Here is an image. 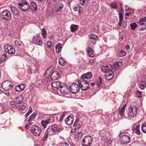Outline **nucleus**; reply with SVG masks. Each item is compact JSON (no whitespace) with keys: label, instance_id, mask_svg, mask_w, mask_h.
Instances as JSON below:
<instances>
[{"label":"nucleus","instance_id":"obj_2","mask_svg":"<svg viewBox=\"0 0 146 146\" xmlns=\"http://www.w3.org/2000/svg\"><path fill=\"white\" fill-rule=\"evenodd\" d=\"M118 136L120 141L124 145L129 143L130 141V137L123 133L120 132Z\"/></svg>","mask_w":146,"mask_h":146},{"label":"nucleus","instance_id":"obj_27","mask_svg":"<svg viewBox=\"0 0 146 146\" xmlns=\"http://www.w3.org/2000/svg\"><path fill=\"white\" fill-rule=\"evenodd\" d=\"M81 8L80 5L78 4H76L74 7V11H78L79 13L80 14L82 11L80 9Z\"/></svg>","mask_w":146,"mask_h":146},{"label":"nucleus","instance_id":"obj_4","mask_svg":"<svg viewBox=\"0 0 146 146\" xmlns=\"http://www.w3.org/2000/svg\"><path fill=\"white\" fill-rule=\"evenodd\" d=\"M137 110V108L135 106H131L129 109L127 111V115L128 117L133 118L136 116Z\"/></svg>","mask_w":146,"mask_h":146},{"label":"nucleus","instance_id":"obj_35","mask_svg":"<svg viewBox=\"0 0 146 146\" xmlns=\"http://www.w3.org/2000/svg\"><path fill=\"white\" fill-rule=\"evenodd\" d=\"M78 26L77 25H72L71 26V30L73 32L76 30L78 28Z\"/></svg>","mask_w":146,"mask_h":146},{"label":"nucleus","instance_id":"obj_58","mask_svg":"<svg viewBox=\"0 0 146 146\" xmlns=\"http://www.w3.org/2000/svg\"><path fill=\"white\" fill-rule=\"evenodd\" d=\"M64 116L65 114L64 113L61 115L59 120L60 122H61L62 121Z\"/></svg>","mask_w":146,"mask_h":146},{"label":"nucleus","instance_id":"obj_17","mask_svg":"<svg viewBox=\"0 0 146 146\" xmlns=\"http://www.w3.org/2000/svg\"><path fill=\"white\" fill-rule=\"evenodd\" d=\"M92 74L91 72H89L87 73L83 74L81 76L80 79H89L91 78L92 76Z\"/></svg>","mask_w":146,"mask_h":146},{"label":"nucleus","instance_id":"obj_25","mask_svg":"<svg viewBox=\"0 0 146 146\" xmlns=\"http://www.w3.org/2000/svg\"><path fill=\"white\" fill-rule=\"evenodd\" d=\"M87 52L89 56L92 57L94 56L95 54L93 50L91 47H88L87 49Z\"/></svg>","mask_w":146,"mask_h":146},{"label":"nucleus","instance_id":"obj_59","mask_svg":"<svg viewBox=\"0 0 146 146\" xmlns=\"http://www.w3.org/2000/svg\"><path fill=\"white\" fill-rule=\"evenodd\" d=\"M136 94L137 95L138 97H141V91H138L136 92Z\"/></svg>","mask_w":146,"mask_h":146},{"label":"nucleus","instance_id":"obj_62","mask_svg":"<svg viewBox=\"0 0 146 146\" xmlns=\"http://www.w3.org/2000/svg\"><path fill=\"white\" fill-rule=\"evenodd\" d=\"M5 93L7 96H9L10 95V94L8 91H7Z\"/></svg>","mask_w":146,"mask_h":146},{"label":"nucleus","instance_id":"obj_30","mask_svg":"<svg viewBox=\"0 0 146 146\" xmlns=\"http://www.w3.org/2000/svg\"><path fill=\"white\" fill-rule=\"evenodd\" d=\"M140 125H139L137 126L134 129V131L135 133L138 135H139L141 133V132L140 130Z\"/></svg>","mask_w":146,"mask_h":146},{"label":"nucleus","instance_id":"obj_42","mask_svg":"<svg viewBox=\"0 0 146 146\" xmlns=\"http://www.w3.org/2000/svg\"><path fill=\"white\" fill-rule=\"evenodd\" d=\"M90 39H94L95 40H97L98 38V36L93 33H91L89 36Z\"/></svg>","mask_w":146,"mask_h":146},{"label":"nucleus","instance_id":"obj_55","mask_svg":"<svg viewBox=\"0 0 146 146\" xmlns=\"http://www.w3.org/2000/svg\"><path fill=\"white\" fill-rule=\"evenodd\" d=\"M52 117L51 116H49V118L46 120V125L47 124L50 123L51 122Z\"/></svg>","mask_w":146,"mask_h":146},{"label":"nucleus","instance_id":"obj_13","mask_svg":"<svg viewBox=\"0 0 146 146\" xmlns=\"http://www.w3.org/2000/svg\"><path fill=\"white\" fill-rule=\"evenodd\" d=\"M32 42L33 44L36 45H40L43 43L42 39L38 36H34L32 39Z\"/></svg>","mask_w":146,"mask_h":146},{"label":"nucleus","instance_id":"obj_12","mask_svg":"<svg viewBox=\"0 0 146 146\" xmlns=\"http://www.w3.org/2000/svg\"><path fill=\"white\" fill-rule=\"evenodd\" d=\"M80 88V86L77 84L74 83L70 87V92L73 94H76L79 91Z\"/></svg>","mask_w":146,"mask_h":146},{"label":"nucleus","instance_id":"obj_18","mask_svg":"<svg viewBox=\"0 0 146 146\" xmlns=\"http://www.w3.org/2000/svg\"><path fill=\"white\" fill-rule=\"evenodd\" d=\"M23 95L22 94L19 96L14 99L15 102L17 103H20L23 101Z\"/></svg>","mask_w":146,"mask_h":146},{"label":"nucleus","instance_id":"obj_10","mask_svg":"<svg viewBox=\"0 0 146 146\" xmlns=\"http://www.w3.org/2000/svg\"><path fill=\"white\" fill-rule=\"evenodd\" d=\"M32 133L35 135L39 136L41 133L40 128L35 125H33L30 129Z\"/></svg>","mask_w":146,"mask_h":146},{"label":"nucleus","instance_id":"obj_34","mask_svg":"<svg viewBox=\"0 0 146 146\" xmlns=\"http://www.w3.org/2000/svg\"><path fill=\"white\" fill-rule=\"evenodd\" d=\"M7 56L6 53L2 55L0 60V63H3L7 59Z\"/></svg>","mask_w":146,"mask_h":146},{"label":"nucleus","instance_id":"obj_23","mask_svg":"<svg viewBox=\"0 0 146 146\" xmlns=\"http://www.w3.org/2000/svg\"><path fill=\"white\" fill-rule=\"evenodd\" d=\"M29 9L33 11H35L37 9V5L36 3L34 2H31Z\"/></svg>","mask_w":146,"mask_h":146},{"label":"nucleus","instance_id":"obj_38","mask_svg":"<svg viewBox=\"0 0 146 146\" xmlns=\"http://www.w3.org/2000/svg\"><path fill=\"white\" fill-rule=\"evenodd\" d=\"M146 83L145 81H141L140 83V88L142 90L145 89V87Z\"/></svg>","mask_w":146,"mask_h":146},{"label":"nucleus","instance_id":"obj_26","mask_svg":"<svg viewBox=\"0 0 146 146\" xmlns=\"http://www.w3.org/2000/svg\"><path fill=\"white\" fill-rule=\"evenodd\" d=\"M65 121L66 123L69 125L72 124L73 121V119L70 116H68L65 119Z\"/></svg>","mask_w":146,"mask_h":146},{"label":"nucleus","instance_id":"obj_40","mask_svg":"<svg viewBox=\"0 0 146 146\" xmlns=\"http://www.w3.org/2000/svg\"><path fill=\"white\" fill-rule=\"evenodd\" d=\"M146 22V17L141 18L139 20L138 23H144Z\"/></svg>","mask_w":146,"mask_h":146},{"label":"nucleus","instance_id":"obj_49","mask_svg":"<svg viewBox=\"0 0 146 146\" xmlns=\"http://www.w3.org/2000/svg\"><path fill=\"white\" fill-rule=\"evenodd\" d=\"M36 116V115L35 113H34L30 117V119H30V121H32L35 118Z\"/></svg>","mask_w":146,"mask_h":146},{"label":"nucleus","instance_id":"obj_47","mask_svg":"<svg viewBox=\"0 0 146 146\" xmlns=\"http://www.w3.org/2000/svg\"><path fill=\"white\" fill-rule=\"evenodd\" d=\"M87 0H79V3L80 4L83 6H86V1Z\"/></svg>","mask_w":146,"mask_h":146},{"label":"nucleus","instance_id":"obj_1","mask_svg":"<svg viewBox=\"0 0 146 146\" xmlns=\"http://www.w3.org/2000/svg\"><path fill=\"white\" fill-rule=\"evenodd\" d=\"M52 68H50L46 70V77L50 76V78L52 80H56L59 78V74L57 71L52 72Z\"/></svg>","mask_w":146,"mask_h":146},{"label":"nucleus","instance_id":"obj_11","mask_svg":"<svg viewBox=\"0 0 146 146\" xmlns=\"http://www.w3.org/2000/svg\"><path fill=\"white\" fill-rule=\"evenodd\" d=\"M59 90L61 93L63 95L68 94L70 92L69 89H68L67 85L66 84L63 83L60 86Z\"/></svg>","mask_w":146,"mask_h":146},{"label":"nucleus","instance_id":"obj_29","mask_svg":"<svg viewBox=\"0 0 146 146\" xmlns=\"http://www.w3.org/2000/svg\"><path fill=\"white\" fill-rule=\"evenodd\" d=\"M47 47L48 48L49 51H50L54 47V46L53 45L51 41L48 40L47 41Z\"/></svg>","mask_w":146,"mask_h":146},{"label":"nucleus","instance_id":"obj_57","mask_svg":"<svg viewBox=\"0 0 146 146\" xmlns=\"http://www.w3.org/2000/svg\"><path fill=\"white\" fill-rule=\"evenodd\" d=\"M41 125L43 126L44 128H46V121L42 120L41 121Z\"/></svg>","mask_w":146,"mask_h":146},{"label":"nucleus","instance_id":"obj_5","mask_svg":"<svg viewBox=\"0 0 146 146\" xmlns=\"http://www.w3.org/2000/svg\"><path fill=\"white\" fill-rule=\"evenodd\" d=\"M78 85L80 88L83 90H86L89 87V84L85 80L80 79L78 81Z\"/></svg>","mask_w":146,"mask_h":146},{"label":"nucleus","instance_id":"obj_45","mask_svg":"<svg viewBox=\"0 0 146 146\" xmlns=\"http://www.w3.org/2000/svg\"><path fill=\"white\" fill-rule=\"evenodd\" d=\"M83 136V134L82 133L80 132H78L76 135V137L78 140L81 139Z\"/></svg>","mask_w":146,"mask_h":146},{"label":"nucleus","instance_id":"obj_39","mask_svg":"<svg viewBox=\"0 0 146 146\" xmlns=\"http://www.w3.org/2000/svg\"><path fill=\"white\" fill-rule=\"evenodd\" d=\"M139 24V25L141 28V31H143L146 28V23Z\"/></svg>","mask_w":146,"mask_h":146},{"label":"nucleus","instance_id":"obj_56","mask_svg":"<svg viewBox=\"0 0 146 146\" xmlns=\"http://www.w3.org/2000/svg\"><path fill=\"white\" fill-rule=\"evenodd\" d=\"M122 26L123 29H125L127 26V23L126 21H124L122 23Z\"/></svg>","mask_w":146,"mask_h":146},{"label":"nucleus","instance_id":"obj_51","mask_svg":"<svg viewBox=\"0 0 146 146\" xmlns=\"http://www.w3.org/2000/svg\"><path fill=\"white\" fill-rule=\"evenodd\" d=\"M78 121V120H76L75 121V122L73 124V125L74 126H76V127L75 128H79V127H80V125L79 123H78V124L77 123V122Z\"/></svg>","mask_w":146,"mask_h":146},{"label":"nucleus","instance_id":"obj_28","mask_svg":"<svg viewBox=\"0 0 146 146\" xmlns=\"http://www.w3.org/2000/svg\"><path fill=\"white\" fill-rule=\"evenodd\" d=\"M127 12H126L125 13V19H127L128 18H127L126 16L129 17L130 15L133 14L134 13L133 11L131 9L129 8L127 10Z\"/></svg>","mask_w":146,"mask_h":146},{"label":"nucleus","instance_id":"obj_31","mask_svg":"<svg viewBox=\"0 0 146 146\" xmlns=\"http://www.w3.org/2000/svg\"><path fill=\"white\" fill-rule=\"evenodd\" d=\"M58 62L62 66H64L66 64V61L62 58L60 57L59 58Z\"/></svg>","mask_w":146,"mask_h":146},{"label":"nucleus","instance_id":"obj_36","mask_svg":"<svg viewBox=\"0 0 146 146\" xmlns=\"http://www.w3.org/2000/svg\"><path fill=\"white\" fill-rule=\"evenodd\" d=\"M125 110L124 108L119 109L118 110V113L121 116H124L125 115L124 112Z\"/></svg>","mask_w":146,"mask_h":146},{"label":"nucleus","instance_id":"obj_8","mask_svg":"<svg viewBox=\"0 0 146 146\" xmlns=\"http://www.w3.org/2000/svg\"><path fill=\"white\" fill-rule=\"evenodd\" d=\"M4 48L6 54L8 53L9 54H13L15 53V50L12 46L10 45L7 44L4 45Z\"/></svg>","mask_w":146,"mask_h":146},{"label":"nucleus","instance_id":"obj_41","mask_svg":"<svg viewBox=\"0 0 146 146\" xmlns=\"http://www.w3.org/2000/svg\"><path fill=\"white\" fill-rule=\"evenodd\" d=\"M130 26L131 29L134 30L137 27V25L135 23H133L130 24Z\"/></svg>","mask_w":146,"mask_h":146},{"label":"nucleus","instance_id":"obj_33","mask_svg":"<svg viewBox=\"0 0 146 146\" xmlns=\"http://www.w3.org/2000/svg\"><path fill=\"white\" fill-rule=\"evenodd\" d=\"M16 108L19 110L23 111L26 108V106L24 104H19L17 106Z\"/></svg>","mask_w":146,"mask_h":146},{"label":"nucleus","instance_id":"obj_6","mask_svg":"<svg viewBox=\"0 0 146 146\" xmlns=\"http://www.w3.org/2000/svg\"><path fill=\"white\" fill-rule=\"evenodd\" d=\"M93 139L90 136H86L82 139L81 145L83 146H90L92 143Z\"/></svg>","mask_w":146,"mask_h":146},{"label":"nucleus","instance_id":"obj_50","mask_svg":"<svg viewBox=\"0 0 146 146\" xmlns=\"http://www.w3.org/2000/svg\"><path fill=\"white\" fill-rule=\"evenodd\" d=\"M41 34L44 38H46V31L44 28H43L42 30Z\"/></svg>","mask_w":146,"mask_h":146},{"label":"nucleus","instance_id":"obj_7","mask_svg":"<svg viewBox=\"0 0 146 146\" xmlns=\"http://www.w3.org/2000/svg\"><path fill=\"white\" fill-rule=\"evenodd\" d=\"M1 86L3 89L5 91H9L13 87L12 83L8 80L4 81Z\"/></svg>","mask_w":146,"mask_h":146},{"label":"nucleus","instance_id":"obj_14","mask_svg":"<svg viewBox=\"0 0 146 146\" xmlns=\"http://www.w3.org/2000/svg\"><path fill=\"white\" fill-rule=\"evenodd\" d=\"M51 86L53 88V89L54 90H56L60 89V87L61 84L60 82L58 81H55L51 83Z\"/></svg>","mask_w":146,"mask_h":146},{"label":"nucleus","instance_id":"obj_19","mask_svg":"<svg viewBox=\"0 0 146 146\" xmlns=\"http://www.w3.org/2000/svg\"><path fill=\"white\" fill-rule=\"evenodd\" d=\"M114 76V73L112 71L107 73L105 76V78L108 80H109L112 79Z\"/></svg>","mask_w":146,"mask_h":146},{"label":"nucleus","instance_id":"obj_60","mask_svg":"<svg viewBox=\"0 0 146 146\" xmlns=\"http://www.w3.org/2000/svg\"><path fill=\"white\" fill-rule=\"evenodd\" d=\"M49 129L48 128L46 130V131H47V133H46V139L47 138V136L48 135H50L51 134L50 133V131L49 130Z\"/></svg>","mask_w":146,"mask_h":146},{"label":"nucleus","instance_id":"obj_24","mask_svg":"<svg viewBox=\"0 0 146 146\" xmlns=\"http://www.w3.org/2000/svg\"><path fill=\"white\" fill-rule=\"evenodd\" d=\"M62 44L60 43H57L55 46L56 51L57 53H60L61 50L62 48Z\"/></svg>","mask_w":146,"mask_h":146},{"label":"nucleus","instance_id":"obj_22","mask_svg":"<svg viewBox=\"0 0 146 146\" xmlns=\"http://www.w3.org/2000/svg\"><path fill=\"white\" fill-rule=\"evenodd\" d=\"M25 88V84H21L16 86L15 89L17 92H20L24 90Z\"/></svg>","mask_w":146,"mask_h":146},{"label":"nucleus","instance_id":"obj_52","mask_svg":"<svg viewBox=\"0 0 146 146\" xmlns=\"http://www.w3.org/2000/svg\"><path fill=\"white\" fill-rule=\"evenodd\" d=\"M28 123H26V124H27V125H25V127L27 129H28L29 128L28 127L32 125V123H33V122L32 121H30V119H29L28 120Z\"/></svg>","mask_w":146,"mask_h":146},{"label":"nucleus","instance_id":"obj_20","mask_svg":"<svg viewBox=\"0 0 146 146\" xmlns=\"http://www.w3.org/2000/svg\"><path fill=\"white\" fill-rule=\"evenodd\" d=\"M64 5L62 3H60L56 5L55 7V9L57 12H60L62 9Z\"/></svg>","mask_w":146,"mask_h":146},{"label":"nucleus","instance_id":"obj_16","mask_svg":"<svg viewBox=\"0 0 146 146\" xmlns=\"http://www.w3.org/2000/svg\"><path fill=\"white\" fill-rule=\"evenodd\" d=\"M122 65V62L120 61H118L115 62L112 65V70H118L119 67Z\"/></svg>","mask_w":146,"mask_h":146},{"label":"nucleus","instance_id":"obj_3","mask_svg":"<svg viewBox=\"0 0 146 146\" xmlns=\"http://www.w3.org/2000/svg\"><path fill=\"white\" fill-rule=\"evenodd\" d=\"M19 8L22 11H25L30 8V5L26 0H22L21 3L18 4Z\"/></svg>","mask_w":146,"mask_h":146},{"label":"nucleus","instance_id":"obj_46","mask_svg":"<svg viewBox=\"0 0 146 146\" xmlns=\"http://www.w3.org/2000/svg\"><path fill=\"white\" fill-rule=\"evenodd\" d=\"M14 43L17 46H20L22 45L21 42L20 41L15 40L14 41Z\"/></svg>","mask_w":146,"mask_h":146},{"label":"nucleus","instance_id":"obj_15","mask_svg":"<svg viewBox=\"0 0 146 146\" xmlns=\"http://www.w3.org/2000/svg\"><path fill=\"white\" fill-rule=\"evenodd\" d=\"M112 65L111 64H109L108 65L103 66L101 68V70L104 72L107 73L111 71L112 69Z\"/></svg>","mask_w":146,"mask_h":146},{"label":"nucleus","instance_id":"obj_61","mask_svg":"<svg viewBox=\"0 0 146 146\" xmlns=\"http://www.w3.org/2000/svg\"><path fill=\"white\" fill-rule=\"evenodd\" d=\"M61 146H69L68 143H61Z\"/></svg>","mask_w":146,"mask_h":146},{"label":"nucleus","instance_id":"obj_37","mask_svg":"<svg viewBox=\"0 0 146 146\" xmlns=\"http://www.w3.org/2000/svg\"><path fill=\"white\" fill-rule=\"evenodd\" d=\"M102 83V80L100 77H98L97 80V85L98 87L101 85Z\"/></svg>","mask_w":146,"mask_h":146},{"label":"nucleus","instance_id":"obj_43","mask_svg":"<svg viewBox=\"0 0 146 146\" xmlns=\"http://www.w3.org/2000/svg\"><path fill=\"white\" fill-rule=\"evenodd\" d=\"M111 8L116 9L117 8V3L115 2H112L110 4Z\"/></svg>","mask_w":146,"mask_h":146},{"label":"nucleus","instance_id":"obj_21","mask_svg":"<svg viewBox=\"0 0 146 146\" xmlns=\"http://www.w3.org/2000/svg\"><path fill=\"white\" fill-rule=\"evenodd\" d=\"M52 131L54 132H59L62 129L56 124L53 125L51 127Z\"/></svg>","mask_w":146,"mask_h":146},{"label":"nucleus","instance_id":"obj_44","mask_svg":"<svg viewBox=\"0 0 146 146\" xmlns=\"http://www.w3.org/2000/svg\"><path fill=\"white\" fill-rule=\"evenodd\" d=\"M141 130L143 133H146V123L142 125Z\"/></svg>","mask_w":146,"mask_h":146},{"label":"nucleus","instance_id":"obj_53","mask_svg":"<svg viewBox=\"0 0 146 146\" xmlns=\"http://www.w3.org/2000/svg\"><path fill=\"white\" fill-rule=\"evenodd\" d=\"M126 54V53L125 51H121L119 54V56L120 57H123L125 56Z\"/></svg>","mask_w":146,"mask_h":146},{"label":"nucleus","instance_id":"obj_54","mask_svg":"<svg viewBox=\"0 0 146 146\" xmlns=\"http://www.w3.org/2000/svg\"><path fill=\"white\" fill-rule=\"evenodd\" d=\"M123 20V17H119V21L118 23L119 26H121L122 25V22Z\"/></svg>","mask_w":146,"mask_h":146},{"label":"nucleus","instance_id":"obj_63","mask_svg":"<svg viewBox=\"0 0 146 146\" xmlns=\"http://www.w3.org/2000/svg\"><path fill=\"white\" fill-rule=\"evenodd\" d=\"M94 62V60H91L89 61V63L92 64Z\"/></svg>","mask_w":146,"mask_h":146},{"label":"nucleus","instance_id":"obj_9","mask_svg":"<svg viewBox=\"0 0 146 146\" xmlns=\"http://www.w3.org/2000/svg\"><path fill=\"white\" fill-rule=\"evenodd\" d=\"M2 19L5 20H9L11 18V15L10 12L7 10H4L1 14Z\"/></svg>","mask_w":146,"mask_h":146},{"label":"nucleus","instance_id":"obj_48","mask_svg":"<svg viewBox=\"0 0 146 146\" xmlns=\"http://www.w3.org/2000/svg\"><path fill=\"white\" fill-rule=\"evenodd\" d=\"M32 108L31 107H30L29 110L27 113L25 115V117L26 118L32 112Z\"/></svg>","mask_w":146,"mask_h":146},{"label":"nucleus","instance_id":"obj_64","mask_svg":"<svg viewBox=\"0 0 146 146\" xmlns=\"http://www.w3.org/2000/svg\"><path fill=\"white\" fill-rule=\"evenodd\" d=\"M125 48L127 50H129L130 49V46L128 45H127L125 46Z\"/></svg>","mask_w":146,"mask_h":146},{"label":"nucleus","instance_id":"obj_32","mask_svg":"<svg viewBox=\"0 0 146 146\" xmlns=\"http://www.w3.org/2000/svg\"><path fill=\"white\" fill-rule=\"evenodd\" d=\"M11 9L12 13L15 15H17L19 13V11L14 6H11L10 7Z\"/></svg>","mask_w":146,"mask_h":146}]
</instances>
